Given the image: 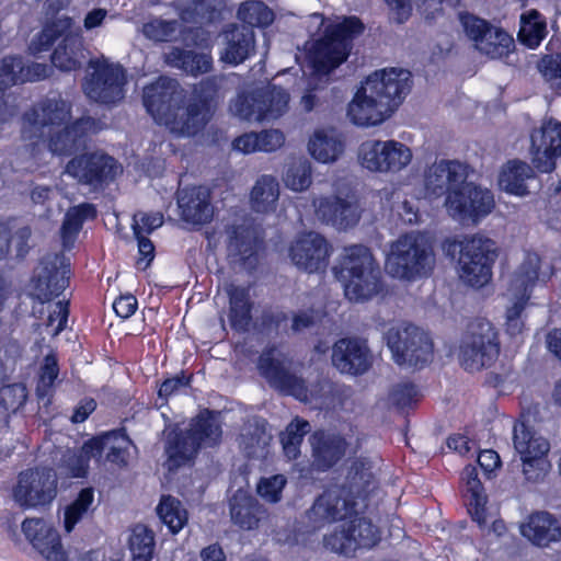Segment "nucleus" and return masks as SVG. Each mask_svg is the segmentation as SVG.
I'll return each mask as SVG.
<instances>
[{"instance_id":"f257e3e1","label":"nucleus","mask_w":561,"mask_h":561,"mask_svg":"<svg viewBox=\"0 0 561 561\" xmlns=\"http://www.w3.org/2000/svg\"><path fill=\"white\" fill-rule=\"evenodd\" d=\"M228 75L216 73L203 78L185 90L176 79L160 76L144 87L142 104L158 125L179 137H194L214 118L226 96Z\"/></svg>"},{"instance_id":"f03ea898","label":"nucleus","mask_w":561,"mask_h":561,"mask_svg":"<svg viewBox=\"0 0 561 561\" xmlns=\"http://www.w3.org/2000/svg\"><path fill=\"white\" fill-rule=\"evenodd\" d=\"M358 502L351 491L339 484L325 488L313 501L308 517L317 526L346 522L341 529L324 536V545L340 554L350 556L358 549H371L381 540V533L369 518L359 516Z\"/></svg>"},{"instance_id":"7ed1b4c3","label":"nucleus","mask_w":561,"mask_h":561,"mask_svg":"<svg viewBox=\"0 0 561 561\" xmlns=\"http://www.w3.org/2000/svg\"><path fill=\"white\" fill-rule=\"evenodd\" d=\"M529 156L531 165L513 159L504 163L500 170L497 183L502 191L510 195L524 197L529 194L527 180L540 173H551L561 158V123L554 118L543 121L539 128L530 133Z\"/></svg>"},{"instance_id":"20e7f679","label":"nucleus","mask_w":561,"mask_h":561,"mask_svg":"<svg viewBox=\"0 0 561 561\" xmlns=\"http://www.w3.org/2000/svg\"><path fill=\"white\" fill-rule=\"evenodd\" d=\"M332 271L343 284L344 295L350 301H367L383 290L379 263L367 245L344 247Z\"/></svg>"},{"instance_id":"39448f33","label":"nucleus","mask_w":561,"mask_h":561,"mask_svg":"<svg viewBox=\"0 0 561 561\" xmlns=\"http://www.w3.org/2000/svg\"><path fill=\"white\" fill-rule=\"evenodd\" d=\"M447 256L456 260L460 279L470 287L481 288L492 278L497 248L490 238L472 234L443 242Z\"/></svg>"},{"instance_id":"423d86ee","label":"nucleus","mask_w":561,"mask_h":561,"mask_svg":"<svg viewBox=\"0 0 561 561\" xmlns=\"http://www.w3.org/2000/svg\"><path fill=\"white\" fill-rule=\"evenodd\" d=\"M364 30L362 20L355 15L327 26L323 36L313 43L308 55L314 73L329 75L345 62L353 48V39Z\"/></svg>"},{"instance_id":"0eeeda50","label":"nucleus","mask_w":561,"mask_h":561,"mask_svg":"<svg viewBox=\"0 0 561 561\" xmlns=\"http://www.w3.org/2000/svg\"><path fill=\"white\" fill-rule=\"evenodd\" d=\"M435 265L430 242L419 232H405L390 245L386 268L396 278L415 280L428 277Z\"/></svg>"},{"instance_id":"6e6552de","label":"nucleus","mask_w":561,"mask_h":561,"mask_svg":"<svg viewBox=\"0 0 561 561\" xmlns=\"http://www.w3.org/2000/svg\"><path fill=\"white\" fill-rule=\"evenodd\" d=\"M499 334L493 324L485 319H477L468 325L461 339L459 362L470 373L491 367L500 355Z\"/></svg>"},{"instance_id":"1a4fd4ad","label":"nucleus","mask_w":561,"mask_h":561,"mask_svg":"<svg viewBox=\"0 0 561 561\" xmlns=\"http://www.w3.org/2000/svg\"><path fill=\"white\" fill-rule=\"evenodd\" d=\"M444 206L453 219L461 224L479 225L493 213L496 203L490 188L469 182L451 188L445 196Z\"/></svg>"},{"instance_id":"9d476101","label":"nucleus","mask_w":561,"mask_h":561,"mask_svg":"<svg viewBox=\"0 0 561 561\" xmlns=\"http://www.w3.org/2000/svg\"><path fill=\"white\" fill-rule=\"evenodd\" d=\"M385 340L398 365L421 369L433 359L434 345L431 337L414 324L389 328Z\"/></svg>"},{"instance_id":"9b49d317","label":"nucleus","mask_w":561,"mask_h":561,"mask_svg":"<svg viewBox=\"0 0 561 561\" xmlns=\"http://www.w3.org/2000/svg\"><path fill=\"white\" fill-rule=\"evenodd\" d=\"M121 172L122 165L118 161L101 151L76 154L65 167L67 175L93 192L105 190Z\"/></svg>"},{"instance_id":"f8f14e48","label":"nucleus","mask_w":561,"mask_h":561,"mask_svg":"<svg viewBox=\"0 0 561 561\" xmlns=\"http://www.w3.org/2000/svg\"><path fill=\"white\" fill-rule=\"evenodd\" d=\"M93 71L82 82V90L91 101L106 105H116L125 98L126 71L121 64L90 59Z\"/></svg>"},{"instance_id":"ddd939ff","label":"nucleus","mask_w":561,"mask_h":561,"mask_svg":"<svg viewBox=\"0 0 561 561\" xmlns=\"http://www.w3.org/2000/svg\"><path fill=\"white\" fill-rule=\"evenodd\" d=\"M513 444L523 463V473L527 481L539 482L545 479L551 468L548 459L549 442L524 421L513 427Z\"/></svg>"},{"instance_id":"4468645a","label":"nucleus","mask_w":561,"mask_h":561,"mask_svg":"<svg viewBox=\"0 0 561 561\" xmlns=\"http://www.w3.org/2000/svg\"><path fill=\"white\" fill-rule=\"evenodd\" d=\"M459 21L467 37L481 54L492 59H503L515 49L513 36L502 27H495L470 12H460Z\"/></svg>"},{"instance_id":"2eb2a0df","label":"nucleus","mask_w":561,"mask_h":561,"mask_svg":"<svg viewBox=\"0 0 561 561\" xmlns=\"http://www.w3.org/2000/svg\"><path fill=\"white\" fill-rule=\"evenodd\" d=\"M70 275V263L64 256L41 259L30 280V296L39 304L50 302L69 286Z\"/></svg>"},{"instance_id":"dca6fc26","label":"nucleus","mask_w":561,"mask_h":561,"mask_svg":"<svg viewBox=\"0 0 561 561\" xmlns=\"http://www.w3.org/2000/svg\"><path fill=\"white\" fill-rule=\"evenodd\" d=\"M57 495V477L51 468L27 469L13 488L14 501L24 510L49 505Z\"/></svg>"},{"instance_id":"f3484780","label":"nucleus","mask_w":561,"mask_h":561,"mask_svg":"<svg viewBox=\"0 0 561 561\" xmlns=\"http://www.w3.org/2000/svg\"><path fill=\"white\" fill-rule=\"evenodd\" d=\"M278 348L275 344L266 345L257 358V368L268 383L285 396L300 401L307 400L308 387L304 378L291 373L279 358L275 357Z\"/></svg>"},{"instance_id":"a211bd4d","label":"nucleus","mask_w":561,"mask_h":561,"mask_svg":"<svg viewBox=\"0 0 561 561\" xmlns=\"http://www.w3.org/2000/svg\"><path fill=\"white\" fill-rule=\"evenodd\" d=\"M362 165L374 172H397L412 160L411 149L396 140H373L362 144Z\"/></svg>"},{"instance_id":"6ab92c4d","label":"nucleus","mask_w":561,"mask_h":561,"mask_svg":"<svg viewBox=\"0 0 561 561\" xmlns=\"http://www.w3.org/2000/svg\"><path fill=\"white\" fill-rule=\"evenodd\" d=\"M331 252V244L316 231L300 233L288 249L293 264L309 274L325 272Z\"/></svg>"},{"instance_id":"aec40b11","label":"nucleus","mask_w":561,"mask_h":561,"mask_svg":"<svg viewBox=\"0 0 561 561\" xmlns=\"http://www.w3.org/2000/svg\"><path fill=\"white\" fill-rule=\"evenodd\" d=\"M410 76V71L397 68L376 71L367 78L368 91L392 114L411 90Z\"/></svg>"},{"instance_id":"412c9836","label":"nucleus","mask_w":561,"mask_h":561,"mask_svg":"<svg viewBox=\"0 0 561 561\" xmlns=\"http://www.w3.org/2000/svg\"><path fill=\"white\" fill-rule=\"evenodd\" d=\"M102 129L101 121L84 115L53 134L48 140V148L54 154L70 156L84 148L91 135Z\"/></svg>"},{"instance_id":"4be33fe9","label":"nucleus","mask_w":561,"mask_h":561,"mask_svg":"<svg viewBox=\"0 0 561 561\" xmlns=\"http://www.w3.org/2000/svg\"><path fill=\"white\" fill-rule=\"evenodd\" d=\"M332 365L342 374L360 376L373 366V355L364 340L339 339L332 347Z\"/></svg>"},{"instance_id":"5701e85b","label":"nucleus","mask_w":561,"mask_h":561,"mask_svg":"<svg viewBox=\"0 0 561 561\" xmlns=\"http://www.w3.org/2000/svg\"><path fill=\"white\" fill-rule=\"evenodd\" d=\"M311 463L317 472H328L345 456L348 444L345 437L323 430L314 431L310 438Z\"/></svg>"},{"instance_id":"b1692460","label":"nucleus","mask_w":561,"mask_h":561,"mask_svg":"<svg viewBox=\"0 0 561 561\" xmlns=\"http://www.w3.org/2000/svg\"><path fill=\"white\" fill-rule=\"evenodd\" d=\"M22 531L46 561H68L58 531L43 518H25Z\"/></svg>"},{"instance_id":"393cba45","label":"nucleus","mask_w":561,"mask_h":561,"mask_svg":"<svg viewBox=\"0 0 561 561\" xmlns=\"http://www.w3.org/2000/svg\"><path fill=\"white\" fill-rule=\"evenodd\" d=\"M316 213L322 222L344 230L356 226L362 217L355 198H342L337 195L320 198Z\"/></svg>"},{"instance_id":"a878e982","label":"nucleus","mask_w":561,"mask_h":561,"mask_svg":"<svg viewBox=\"0 0 561 561\" xmlns=\"http://www.w3.org/2000/svg\"><path fill=\"white\" fill-rule=\"evenodd\" d=\"M178 206L183 221L203 226L213 219L210 194L203 185L185 186L178 191Z\"/></svg>"},{"instance_id":"bb28decb","label":"nucleus","mask_w":561,"mask_h":561,"mask_svg":"<svg viewBox=\"0 0 561 561\" xmlns=\"http://www.w3.org/2000/svg\"><path fill=\"white\" fill-rule=\"evenodd\" d=\"M347 116L356 126H376L391 116V113L368 91V87H360L347 106Z\"/></svg>"},{"instance_id":"cd10ccee","label":"nucleus","mask_w":561,"mask_h":561,"mask_svg":"<svg viewBox=\"0 0 561 561\" xmlns=\"http://www.w3.org/2000/svg\"><path fill=\"white\" fill-rule=\"evenodd\" d=\"M250 286L229 284L226 287L228 297V321L232 331L249 332L253 322L254 301Z\"/></svg>"},{"instance_id":"c85d7f7f","label":"nucleus","mask_w":561,"mask_h":561,"mask_svg":"<svg viewBox=\"0 0 561 561\" xmlns=\"http://www.w3.org/2000/svg\"><path fill=\"white\" fill-rule=\"evenodd\" d=\"M230 245L239 256L241 265L249 272H253L260 264V252L264 242L254 230L244 226H236L230 232Z\"/></svg>"},{"instance_id":"c756f323","label":"nucleus","mask_w":561,"mask_h":561,"mask_svg":"<svg viewBox=\"0 0 561 561\" xmlns=\"http://www.w3.org/2000/svg\"><path fill=\"white\" fill-rule=\"evenodd\" d=\"M522 535L533 545L549 547L561 539V526L558 519L548 512H535L520 528Z\"/></svg>"},{"instance_id":"7c9ffc66","label":"nucleus","mask_w":561,"mask_h":561,"mask_svg":"<svg viewBox=\"0 0 561 561\" xmlns=\"http://www.w3.org/2000/svg\"><path fill=\"white\" fill-rule=\"evenodd\" d=\"M232 523L243 530H253L259 527L266 511L252 494L238 490L229 501Z\"/></svg>"},{"instance_id":"2f4dec72","label":"nucleus","mask_w":561,"mask_h":561,"mask_svg":"<svg viewBox=\"0 0 561 561\" xmlns=\"http://www.w3.org/2000/svg\"><path fill=\"white\" fill-rule=\"evenodd\" d=\"M226 47L221 59L233 66L242 64L254 48V32L245 25L230 24L225 31Z\"/></svg>"},{"instance_id":"473e14b6","label":"nucleus","mask_w":561,"mask_h":561,"mask_svg":"<svg viewBox=\"0 0 561 561\" xmlns=\"http://www.w3.org/2000/svg\"><path fill=\"white\" fill-rule=\"evenodd\" d=\"M165 61L184 73L198 77L213 70L214 60L210 54L173 46L165 56Z\"/></svg>"},{"instance_id":"72a5a7b5","label":"nucleus","mask_w":561,"mask_h":561,"mask_svg":"<svg viewBox=\"0 0 561 561\" xmlns=\"http://www.w3.org/2000/svg\"><path fill=\"white\" fill-rule=\"evenodd\" d=\"M24 65L19 56H5L0 61V129L14 115V107L10 106L4 99V91L9 88L25 81L22 78Z\"/></svg>"},{"instance_id":"f704fd0d","label":"nucleus","mask_w":561,"mask_h":561,"mask_svg":"<svg viewBox=\"0 0 561 561\" xmlns=\"http://www.w3.org/2000/svg\"><path fill=\"white\" fill-rule=\"evenodd\" d=\"M461 479L466 483V506L472 520L479 525H484L486 522V502L488 497L484 493V488L479 479L478 469L468 465L465 467Z\"/></svg>"},{"instance_id":"c9c22d12","label":"nucleus","mask_w":561,"mask_h":561,"mask_svg":"<svg viewBox=\"0 0 561 561\" xmlns=\"http://www.w3.org/2000/svg\"><path fill=\"white\" fill-rule=\"evenodd\" d=\"M375 476L373 465L366 458H355L347 468L344 483L340 484L351 491L358 500H367L374 490Z\"/></svg>"},{"instance_id":"e433bc0d","label":"nucleus","mask_w":561,"mask_h":561,"mask_svg":"<svg viewBox=\"0 0 561 561\" xmlns=\"http://www.w3.org/2000/svg\"><path fill=\"white\" fill-rule=\"evenodd\" d=\"M83 50L82 42L78 37L66 34L50 55L51 64L64 72L79 70L85 58Z\"/></svg>"},{"instance_id":"4c0bfd02","label":"nucleus","mask_w":561,"mask_h":561,"mask_svg":"<svg viewBox=\"0 0 561 561\" xmlns=\"http://www.w3.org/2000/svg\"><path fill=\"white\" fill-rule=\"evenodd\" d=\"M541 257L538 253L527 251L512 280L516 297L530 299L533 289L539 279Z\"/></svg>"},{"instance_id":"58836bf2","label":"nucleus","mask_w":561,"mask_h":561,"mask_svg":"<svg viewBox=\"0 0 561 561\" xmlns=\"http://www.w3.org/2000/svg\"><path fill=\"white\" fill-rule=\"evenodd\" d=\"M279 197V184L273 175H261L250 193L253 211L259 214L273 213Z\"/></svg>"},{"instance_id":"ea45409f","label":"nucleus","mask_w":561,"mask_h":561,"mask_svg":"<svg viewBox=\"0 0 561 561\" xmlns=\"http://www.w3.org/2000/svg\"><path fill=\"white\" fill-rule=\"evenodd\" d=\"M201 446L192 439L187 431H179L170 436L165 444V454L170 469H178L193 460Z\"/></svg>"},{"instance_id":"a19ab883","label":"nucleus","mask_w":561,"mask_h":561,"mask_svg":"<svg viewBox=\"0 0 561 561\" xmlns=\"http://www.w3.org/2000/svg\"><path fill=\"white\" fill-rule=\"evenodd\" d=\"M217 415V411L204 409L192 420L190 428L186 430L201 447L207 442L214 445L220 442L222 430Z\"/></svg>"},{"instance_id":"79ce46f5","label":"nucleus","mask_w":561,"mask_h":561,"mask_svg":"<svg viewBox=\"0 0 561 561\" xmlns=\"http://www.w3.org/2000/svg\"><path fill=\"white\" fill-rule=\"evenodd\" d=\"M106 442L105 461L119 469L126 468L129 463V449L130 447L136 448L126 427L106 431Z\"/></svg>"},{"instance_id":"37998d69","label":"nucleus","mask_w":561,"mask_h":561,"mask_svg":"<svg viewBox=\"0 0 561 561\" xmlns=\"http://www.w3.org/2000/svg\"><path fill=\"white\" fill-rule=\"evenodd\" d=\"M547 35V22L535 9L523 13L517 33L518 42L529 49L537 48Z\"/></svg>"},{"instance_id":"c03bdc74","label":"nucleus","mask_w":561,"mask_h":561,"mask_svg":"<svg viewBox=\"0 0 561 561\" xmlns=\"http://www.w3.org/2000/svg\"><path fill=\"white\" fill-rule=\"evenodd\" d=\"M259 99V122L282 116L289 102V94L282 88L256 89Z\"/></svg>"},{"instance_id":"a18cd8bd","label":"nucleus","mask_w":561,"mask_h":561,"mask_svg":"<svg viewBox=\"0 0 561 561\" xmlns=\"http://www.w3.org/2000/svg\"><path fill=\"white\" fill-rule=\"evenodd\" d=\"M160 520L173 535L180 533L188 522V513L182 502L172 495H162L157 506Z\"/></svg>"},{"instance_id":"49530a36","label":"nucleus","mask_w":561,"mask_h":561,"mask_svg":"<svg viewBox=\"0 0 561 561\" xmlns=\"http://www.w3.org/2000/svg\"><path fill=\"white\" fill-rule=\"evenodd\" d=\"M311 157L322 163L334 162L344 151V144L324 130L314 131L308 144Z\"/></svg>"},{"instance_id":"de8ad7c7","label":"nucleus","mask_w":561,"mask_h":561,"mask_svg":"<svg viewBox=\"0 0 561 561\" xmlns=\"http://www.w3.org/2000/svg\"><path fill=\"white\" fill-rule=\"evenodd\" d=\"M310 431L311 425L307 420L295 416L280 433L283 451L289 460H296L300 456L304 438Z\"/></svg>"},{"instance_id":"09e8293b","label":"nucleus","mask_w":561,"mask_h":561,"mask_svg":"<svg viewBox=\"0 0 561 561\" xmlns=\"http://www.w3.org/2000/svg\"><path fill=\"white\" fill-rule=\"evenodd\" d=\"M59 364L56 354L45 355L43 364L38 371V380L35 393L38 400L51 403L55 393V383L59 376Z\"/></svg>"},{"instance_id":"8fccbe9b","label":"nucleus","mask_w":561,"mask_h":561,"mask_svg":"<svg viewBox=\"0 0 561 561\" xmlns=\"http://www.w3.org/2000/svg\"><path fill=\"white\" fill-rule=\"evenodd\" d=\"M237 15L238 19L251 30H253V27H267L275 19L273 10L260 0H248L242 2L239 5Z\"/></svg>"},{"instance_id":"3c124183","label":"nucleus","mask_w":561,"mask_h":561,"mask_svg":"<svg viewBox=\"0 0 561 561\" xmlns=\"http://www.w3.org/2000/svg\"><path fill=\"white\" fill-rule=\"evenodd\" d=\"M133 561H151L156 548L154 533L142 524L131 529L128 540Z\"/></svg>"},{"instance_id":"603ef678","label":"nucleus","mask_w":561,"mask_h":561,"mask_svg":"<svg viewBox=\"0 0 561 561\" xmlns=\"http://www.w3.org/2000/svg\"><path fill=\"white\" fill-rule=\"evenodd\" d=\"M96 217L98 209L92 203H81L70 207L65 215L61 226L62 237H76L87 220H94Z\"/></svg>"},{"instance_id":"864d4df0","label":"nucleus","mask_w":561,"mask_h":561,"mask_svg":"<svg viewBox=\"0 0 561 561\" xmlns=\"http://www.w3.org/2000/svg\"><path fill=\"white\" fill-rule=\"evenodd\" d=\"M94 501V489L92 486L83 488L77 497L65 510L64 527L67 533H71L76 525L82 519Z\"/></svg>"},{"instance_id":"5fc2aeb1","label":"nucleus","mask_w":561,"mask_h":561,"mask_svg":"<svg viewBox=\"0 0 561 561\" xmlns=\"http://www.w3.org/2000/svg\"><path fill=\"white\" fill-rule=\"evenodd\" d=\"M62 36V30L55 21L46 23L42 31L32 39L28 50L38 57L42 53L49 51L54 44Z\"/></svg>"},{"instance_id":"6e6d98bb","label":"nucleus","mask_w":561,"mask_h":561,"mask_svg":"<svg viewBox=\"0 0 561 561\" xmlns=\"http://www.w3.org/2000/svg\"><path fill=\"white\" fill-rule=\"evenodd\" d=\"M286 484L287 479L280 473L271 477H262L256 484V493L264 501L275 504L282 500L283 490Z\"/></svg>"},{"instance_id":"4d7b16f0","label":"nucleus","mask_w":561,"mask_h":561,"mask_svg":"<svg viewBox=\"0 0 561 561\" xmlns=\"http://www.w3.org/2000/svg\"><path fill=\"white\" fill-rule=\"evenodd\" d=\"M194 380V374L182 369L174 376L167 377L159 386L158 397L165 403L169 399L178 394L184 388H191Z\"/></svg>"},{"instance_id":"13d9d810","label":"nucleus","mask_w":561,"mask_h":561,"mask_svg":"<svg viewBox=\"0 0 561 561\" xmlns=\"http://www.w3.org/2000/svg\"><path fill=\"white\" fill-rule=\"evenodd\" d=\"M259 99L256 96V90L251 92L242 91L238 93L232 108L234 114L244 121H256L259 122Z\"/></svg>"},{"instance_id":"bf43d9fd","label":"nucleus","mask_w":561,"mask_h":561,"mask_svg":"<svg viewBox=\"0 0 561 561\" xmlns=\"http://www.w3.org/2000/svg\"><path fill=\"white\" fill-rule=\"evenodd\" d=\"M390 400L400 411L413 409L420 400L419 389L412 382L399 383L391 390Z\"/></svg>"},{"instance_id":"052dcab7","label":"nucleus","mask_w":561,"mask_h":561,"mask_svg":"<svg viewBox=\"0 0 561 561\" xmlns=\"http://www.w3.org/2000/svg\"><path fill=\"white\" fill-rule=\"evenodd\" d=\"M43 123L47 126H60L70 116V106L65 101L47 100L41 106Z\"/></svg>"},{"instance_id":"680f3d73","label":"nucleus","mask_w":561,"mask_h":561,"mask_svg":"<svg viewBox=\"0 0 561 561\" xmlns=\"http://www.w3.org/2000/svg\"><path fill=\"white\" fill-rule=\"evenodd\" d=\"M285 183L287 187L295 192L307 190L311 185V167L309 162H300L297 165H290L286 172Z\"/></svg>"},{"instance_id":"e2e57ef3","label":"nucleus","mask_w":561,"mask_h":561,"mask_svg":"<svg viewBox=\"0 0 561 561\" xmlns=\"http://www.w3.org/2000/svg\"><path fill=\"white\" fill-rule=\"evenodd\" d=\"M529 300L527 297H516L515 302L506 310L505 331L511 336L520 334L525 329L524 320L522 314L525 311Z\"/></svg>"},{"instance_id":"0e129e2a","label":"nucleus","mask_w":561,"mask_h":561,"mask_svg":"<svg viewBox=\"0 0 561 561\" xmlns=\"http://www.w3.org/2000/svg\"><path fill=\"white\" fill-rule=\"evenodd\" d=\"M133 232L138 244V259L136 265L140 270L147 268L154 259V245L152 241L141 233V228L136 222L133 225Z\"/></svg>"},{"instance_id":"69168bd1","label":"nucleus","mask_w":561,"mask_h":561,"mask_svg":"<svg viewBox=\"0 0 561 561\" xmlns=\"http://www.w3.org/2000/svg\"><path fill=\"white\" fill-rule=\"evenodd\" d=\"M446 171V190L445 196L451 188H457L458 186L469 184L470 181L468 178V165L461 163L459 161H446L445 169Z\"/></svg>"},{"instance_id":"338daca9","label":"nucleus","mask_w":561,"mask_h":561,"mask_svg":"<svg viewBox=\"0 0 561 561\" xmlns=\"http://www.w3.org/2000/svg\"><path fill=\"white\" fill-rule=\"evenodd\" d=\"M537 67L546 80L561 79V55H543Z\"/></svg>"},{"instance_id":"774afa93","label":"nucleus","mask_w":561,"mask_h":561,"mask_svg":"<svg viewBox=\"0 0 561 561\" xmlns=\"http://www.w3.org/2000/svg\"><path fill=\"white\" fill-rule=\"evenodd\" d=\"M259 137L260 151L273 152L280 148L285 142V136L283 131L278 129H267L256 133Z\"/></svg>"}]
</instances>
